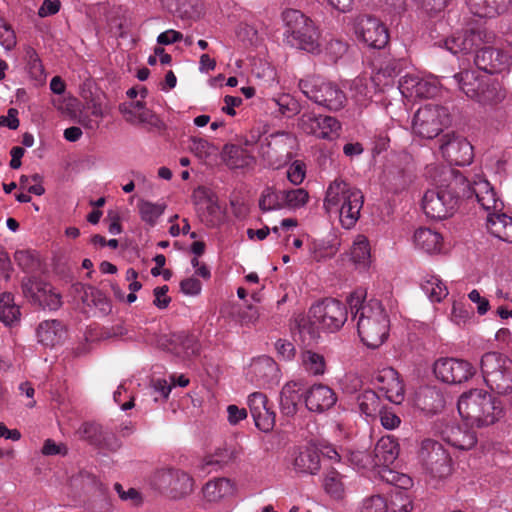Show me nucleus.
I'll use <instances>...</instances> for the list:
<instances>
[{
  "mask_svg": "<svg viewBox=\"0 0 512 512\" xmlns=\"http://www.w3.org/2000/svg\"><path fill=\"white\" fill-rule=\"evenodd\" d=\"M295 322L300 334L309 335L310 340H316L319 337L320 325L310 314L308 316L299 315Z\"/></svg>",
  "mask_w": 512,
  "mask_h": 512,
  "instance_id": "nucleus-52",
  "label": "nucleus"
},
{
  "mask_svg": "<svg viewBox=\"0 0 512 512\" xmlns=\"http://www.w3.org/2000/svg\"><path fill=\"white\" fill-rule=\"evenodd\" d=\"M233 485L227 478H217L206 483L203 487L204 498L209 502H216L232 493Z\"/></svg>",
  "mask_w": 512,
  "mask_h": 512,
  "instance_id": "nucleus-35",
  "label": "nucleus"
},
{
  "mask_svg": "<svg viewBox=\"0 0 512 512\" xmlns=\"http://www.w3.org/2000/svg\"><path fill=\"white\" fill-rule=\"evenodd\" d=\"M400 452L399 443L394 436L381 437L376 443L373 455V462L376 466L392 465L398 458Z\"/></svg>",
  "mask_w": 512,
  "mask_h": 512,
  "instance_id": "nucleus-24",
  "label": "nucleus"
},
{
  "mask_svg": "<svg viewBox=\"0 0 512 512\" xmlns=\"http://www.w3.org/2000/svg\"><path fill=\"white\" fill-rule=\"evenodd\" d=\"M296 138L288 132H277L270 135L268 147L279 156L291 154Z\"/></svg>",
  "mask_w": 512,
  "mask_h": 512,
  "instance_id": "nucleus-39",
  "label": "nucleus"
},
{
  "mask_svg": "<svg viewBox=\"0 0 512 512\" xmlns=\"http://www.w3.org/2000/svg\"><path fill=\"white\" fill-rule=\"evenodd\" d=\"M284 41L295 48L314 53L319 50L320 33L313 20L296 9L282 12Z\"/></svg>",
  "mask_w": 512,
  "mask_h": 512,
  "instance_id": "nucleus-4",
  "label": "nucleus"
},
{
  "mask_svg": "<svg viewBox=\"0 0 512 512\" xmlns=\"http://www.w3.org/2000/svg\"><path fill=\"white\" fill-rule=\"evenodd\" d=\"M405 84L411 85V93L418 97L429 98L437 93V84L435 80L419 79L417 77H409L405 80Z\"/></svg>",
  "mask_w": 512,
  "mask_h": 512,
  "instance_id": "nucleus-43",
  "label": "nucleus"
},
{
  "mask_svg": "<svg viewBox=\"0 0 512 512\" xmlns=\"http://www.w3.org/2000/svg\"><path fill=\"white\" fill-rule=\"evenodd\" d=\"M260 311L258 307L248 305L239 312V319L241 325H254L260 318Z\"/></svg>",
  "mask_w": 512,
  "mask_h": 512,
  "instance_id": "nucleus-62",
  "label": "nucleus"
},
{
  "mask_svg": "<svg viewBox=\"0 0 512 512\" xmlns=\"http://www.w3.org/2000/svg\"><path fill=\"white\" fill-rule=\"evenodd\" d=\"M23 292L42 308L56 310L61 306V296L56 293L50 284L38 281H29L23 284Z\"/></svg>",
  "mask_w": 512,
  "mask_h": 512,
  "instance_id": "nucleus-20",
  "label": "nucleus"
},
{
  "mask_svg": "<svg viewBox=\"0 0 512 512\" xmlns=\"http://www.w3.org/2000/svg\"><path fill=\"white\" fill-rule=\"evenodd\" d=\"M360 411L366 416H375L381 407L379 395L373 390H365L357 397Z\"/></svg>",
  "mask_w": 512,
  "mask_h": 512,
  "instance_id": "nucleus-41",
  "label": "nucleus"
},
{
  "mask_svg": "<svg viewBox=\"0 0 512 512\" xmlns=\"http://www.w3.org/2000/svg\"><path fill=\"white\" fill-rule=\"evenodd\" d=\"M310 315L322 329L329 332L339 330L347 320V309L337 299L326 298L310 308Z\"/></svg>",
  "mask_w": 512,
  "mask_h": 512,
  "instance_id": "nucleus-12",
  "label": "nucleus"
},
{
  "mask_svg": "<svg viewBox=\"0 0 512 512\" xmlns=\"http://www.w3.org/2000/svg\"><path fill=\"white\" fill-rule=\"evenodd\" d=\"M378 413L380 417V422L382 426L386 429H395L401 423L400 417L391 409L381 408Z\"/></svg>",
  "mask_w": 512,
  "mask_h": 512,
  "instance_id": "nucleus-58",
  "label": "nucleus"
},
{
  "mask_svg": "<svg viewBox=\"0 0 512 512\" xmlns=\"http://www.w3.org/2000/svg\"><path fill=\"white\" fill-rule=\"evenodd\" d=\"M460 416L472 426L484 427L494 424L501 417V402L483 389L464 392L457 404Z\"/></svg>",
  "mask_w": 512,
  "mask_h": 512,
  "instance_id": "nucleus-3",
  "label": "nucleus"
},
{
  "mask_svg": "<svg viewBox=\"0 0 512 512\" xmlns=\"http://www.w3.org/2000/svg\"><path fill=\"white\" fill-rule=\"evenodd\" d=\"M418 457L423 468L433 477L443 478L451 473V457L436 440L424 439Z\"/></svg>",
  "mask_w": 512,
  "mask_h": 512,
  "instance_id": "nucleus-10",
  "label": "nucleus"
},
{
  "mask_svg": "<svg viewBox=\"0 0 512 512\" xmlns=\"http://www.w3.org/2000/svg\"><path fill=\"white\" fill-rule=\"evenodd\" d=\"M481 371L487 386L500 395L512 392V360L499 352H487L481 358Z\"/></svg>",
  "mask_w": 512,
  "mask_h": 512,
  "instance_id": "nucleus-7",
  "label": "nucleus"
},
{
  "mask_svg": "<svg viewBox=\"0 0 512 512\" xmlns=\"http://www.w3.org/2000/svg\"><path fill=\"white\" fill-rule=\"evenodd\" d=\"M298 87L309 100L329 111H339L347 102L346 94L337 84L320 76L300 79Z\"/></svg>",
  "mask_w": 512,
  "mask_h": 512,
  "instance_id": "nucleus-6",
  "label": "nucleus"
},
{
  "mask_svg": "<svg viewBox=\"0 0 512 512\" xmlns=\"http://www.w3.org/2000/svg\"><path fill=\"white\" fill-rule=\"evenodd\" d=\"M442 241L441 234L429 228H419L413 235L416 248L429 254L440 252Z\"/></svg>",
  "mask_w": 512,
  "mask_h": 512,
  "instance_id": "nucleus-31",
  "label": "nucleus"
},
{
  "mask_svg": "<svg viewBox=\"0 0 512 512\" xmlns=\"http://www.w3.org/2000/svg\"><path fill=\"white\" fill-rule=\"evenodd\" d=\"M450 123V115L446 107L428 104L420 107L413 116L412 131L424 139L437 137L445 126Z\"/></svg>",
  "mask_w": 512,
  "mask_h": 512,
  "instance_id": "nucleus-8",
  "label": "nucleus"
},
{
  "mask_svg": "<svg viewBox=\"0 0 512 512\" xmlns=\"http://www.w3.org/2000/svg\"><path fill=\"white\" fill-rule=\"evenodd\" d=\"M65 335V329L59 320H46L39 324L37 328L38 341L45 346H55L59 344Z\"/></svg>",
  "mask_w": 512,
  "mask_h": 512,
  "instance_id": "nucleus-30",
  "label": "nucleus"
},
{
  "mask_svg": "<svg viewBox=\"0 0 512 512\" xmlns=\"http://www.w3.org/2000/svg\"><path fill=\"white\" fill-rule=\"evenodd\" d=\"M166 476L171 478L170 486L173 492V497L180 498L190 494L193 491L194 480L186 472L174 470L169 471Z\"/></svg>",
  "mask_w": 512,
  "mask_h": 512,
  "instance_id": "nucleus-33",
  "label": "nucleus"
},
{
  "mask_svg": "<svg viewBox=\"0 0 512 512\" xmlns=\"http://www.w3.org/2000/svg\"><path fill=\"white\" fill-rule=\"evenodd\" d=\"M421 287L432 302H440L448 295L446 285L435 275L427 277L421 284Z\"/></svg>",
  "mask_w": 512,
  "mask_h": 512,
  "instance_id": "nucleus-40",
  "label": "nucleus"
},
{
  "mask_svg": "<svg viewBox=\"0 0 512 512\" xmlns=\"http://www.w3.org/2000/svg\"><path fill=\"white\" fill-rule=\"evenodd\" d=\"M259 208L263 212L284 209V189L266 186L259 198Z\"/></svg>",
  "mask_w": 512,
  "mask_h": 512,
  "instance_id": "nucleus-36",
  "label": "nucleus"
},
{
  "mask_svg": "<svg viewBox=\"0 0 512 512\" xmlns=\"http://www.w3.org/2000/svg\"><path fill=\"white\" fill-rule=\"evenodd\" d=\"M251 380L260 387H270L278 381L277 363L268 356L255 359L250 366Z\"/></svg>",
  "mask_w": 512,
  "mask_h": 512,
  "instance_id": "nucleus-21",
  "label": "nucleus"
},
{
  "mask_svg": "<svg viewBox=\"0 0 512 512\" xmlns=\"http://www.w3.org/2000/svg\"><path fill=\"white\" fill-rule=\"evenodd\" d=\"M357 38L368 47L374 49L384 48L389 41L387 27L376 17L361 15L355 22Z\"/></svg>",
  "mask_w": 512,
  "mask_h": 512,
  "instance_id": "nucleus-13",
  "label": "nucleus"
},
{
  "mask_svg": "<svg viewBox=\"0 0 512 512\" xmlns=\"http://www.w3.org/2000/svg\"><path fill=\"white\" fill-rule=\"evenodd\" d=\"M269 405L267 396L262 392H254L248 397V406L251 415L263 410Z\"/></svg>",
  "mask_w": 512,
  "mask_h": 512,
  "instance_id": "nucleus-60",
  "label": "nucleus"
},
{
  "mask_svg": "<svg viewBox=\"0 0 512 512\" xmlns=\"http://www.w3.org/2000/svg\"><path fill=\"white\" fill-rule=\"evenodd\" d=\"M303 385L300 382L286 383L280 392V410L287 417L294 416L303 397Z\"/></svg>",
  "mask_w": 512,
  "mask_h": 512,
  "instance_id": "nucleus-26",
  "label": "nucleus"
},
{
  "mask_svg": "<svg viewBox=\"0 0 512 512\" xmlns=\"http://www.w3.org/2000/svg\"><path fill=\"white\" fill-rule=\"evenodd\" d=\"M288 180L294 184L299 185L305 178V165L300 161H295L287 170Z\"/></svg>",
  "mask_w": 512,
  "mask_h": 512,
  "instance_id": "nucleus-59",
  "label": "nucleus"
},
{
  "mask_svg": "<svg viewBox=\"0 0 512 512\" xmlns=\"http://www.w3.org/2000/svg\"><path fill=\"white\" fill-rule=\"evenodd\" d=\"M433 372L444 383L460 384L475 374V368L462 359L440 358L435 361Z\"/></svg>",
  "mask_w": 512,
  "mask_h": 512,
  "instance_id": "nucleus-14",
  "label": "nucleus"
},
{
  "mask_svg": "<svg viewBox=\"0 0 512 512\" xmlns=\"http://www.w3.org/2000/svg\"><path fill=\"white\" fill-rule=\"evenodd\" d=\"M418 404H423L422 409L426 412L435 413L443 407L444 400L438 391L427 388L421 393Z\"/></svg>",
  "mask_w": 512,
  "mask_h": 512,
  "instance_id": "nucleus-47",
  "label": "nucleus"
},
{
  "mask_svg": "<svg viewBox=\"0 0 512 512\" xmlns=\"http://www.w3.org/2000/svg\"><path fill=\"white\" fill-rule=\"evenodd\" d=\"M298 125L304 133L328 140L338 137L341 129V124L336 118L314 113H304L299 118Z\"/></svg>",
  "mask_w": 512,
  "mask_h": 512,
  "instance_id": "nucleus-15",
  "label": "nucleus"
},
{
  "mask_svg": "<svg viewBox=\"0 0 512 512\" xmlns=\"http://www.w3.org/2000/svg\"><path fill=\"white\" fill-rule=\"evenodd\" d=\"M309 251L312 258L316 261H322L327 258H331L336 253L334 246L329 245L325 242L314 241L309 246Z\"/></svg>",
  "mask_w": 512,
  "mask_h": 512,
  "instance_id": "nucleus-56",
  "label": "nucleus"
},
{
  "mask_svg": "<svg viewBox=\"0 0 512 512\" xmlns=\"http://www.w3.org/2000/svg\"><path fill=\"white\" fill-rule=\"evenodd\" d=\"M17 264L25 271L32 270L36 265V259L32 252L27 250L17 251L15 253Z\"/></svg>",
  "mask_w": 512,
  "mask_h": 512,
  "instance_id": "nucleus-63",
  "label": "nucleus"
},
{
  "mask_svg": "<svg viewBox=\"0 0 512 512\" xmlns=\"http://www.w3.org/2000/svg\"><path fill=\"white\" fill-rule=\"evenodd\" d=\"M351 259L354 263L367 266L370 261V245L365 236H358L351 248Z\"/></svg>",
  "mask_w": 512,
  "mask_h": 512,
  "instance_id": "nucleus-46",
  "label": "nucleus"
},
{
  "mask_svg": "<svg viewBox=\"0 0 512 512\" xmlns=\"http://www.w3.org/2000/svg\"><path fill=\"white\" fill-rule=\"evenodd\" d=\"M495 37V33L486 28L471 29L454 33L439 45L454 55L469 54L476 51L480 45L492 43Z\"/></svg>",
  "mask_w": 512,
  "mask_h": 512,
  "instance_id": "nucleus-11",
  "label": "nucleus"
},
{
  "mask_svg": "<svg viewBox=\"0 0 512 512\" xmlns=\"http://www.w3.org/2000/svg\"><path fill=\"white\" fill-rule=\"evenodd\" d=\"M308 192L303 188L284 189V208L298 209L307 204Z\"/></svg>",
  "mask_w": 512,
  "mask_h": 512,
  "instance_id": "nucleus-48",
  "label": "nucleus"
},
{
  "mask_svg": "<svg viewBox=\"0 0 512 512\" xmlns=\"http://www.w3.org/2000/svg\"><path fill=\"white\" fill-rule=\"evenodd\" d=\"M17 44L15 31L8 22L0 16V45L6 50H12Z\"/></svg>",
  "mask_w": 512,
  "mask_h": 512,
  "instance_id": "nucleus-55",
  "label": "nucleus"
},
{
  "mask_svg": "<svg viewBox=\"0 0 512 512\" xmlns=\"http://www.w3.org/2000/svg\"><path fill=\"white\" fill-rule=\"evenodd\" d=\"M221 154L223 161L231 169L247 168L255 162V158L246 149L235 144H225Z\"/></svg>",
  "mask_w": 512,
  "mask_h": 512,
  "instance_id": "nucleus-28",
  "label": "nucleus"
},
{
  "mask_svg": "<svg viewBox=\"0 0 512 512\" xmlns=\"http://www.w3.org/2000/svg\"><path fill=\"white\" fill-rule=\"evenodd\" d=\"M304 399L307 409L318 413L329 410L337 401L335 392L324 384L313 385L306 391Z\"/></svg>",
  "mask_w": 512,
  "mask_h": 512,
  "instance_id": "nucleus-23",
  "label": "nucleus"
},
{
  "mask_svg": "<svg viewBox=\"0 0 512 512\" xmlns=\"http://www.w3.org/2000/svg\"><path fill=\"white\" fill-rule=\"evenodd\" d=\"M177 353L182 352L185 357L197 356L200 353V343L194 335L180 332L172 336Z\"/></svg>",
  "mask_w": 512,
  "mask_h": 512,
  "instance_id": "nucleus-37",
  "label": "nucleus"
},
{
  "mask_svg": "<svg viewBox=\"0 0 512 512\" xmlns=\"http://www.w3.org/2000/svg\"><path fill=\"white\" fill-rule=\"evenodd\" d=\"M442 439L448 444L461 449L469 450L477 443L474 432L461 428L458 425H448L442 432Z\"/></svg>",
  "mask_w": 512,
  "mask_h": 512,
  "instance_id": "nucleus-27",
  "label": "nucleus"
},
{
  "mask_svg": "<svg viewBox=\"0 0 512 512\" xmlns=\"http://www.w3.org/2000/svg\"><path fill=\"white\" fill-rule=\"evenodd\" d=\"M84 295L82 296V300L84 302H91L95 306L100 307L102 310L109 308L108 299L106 296L97 288L93 286H82Z\"/></svg>",
  "mask_w": 512,
  "mask_h": 512,
  "instance_id": "nucleus-54",
  "label": "nucleus"
},
{
  "mask_svg": "<svg viewBox=\"0 0 512 512\" xmlns=\"http://www.w3.org/2000/svg\"><path fill=\"white\" fill-rule=\"evenodd\" d=\"M363 203L364 195L361 190L341 178H336L329 184L324 199L326 211L339 213L340 222L346 229L355 226Z\"/></svg>",
  "mask_w": 512,
  "mask_h": 512,
  "instance_id": "nucleus-2",
  "label": "nucleus"
},
{
  "mask_svg": "<svg viewBox=\"0 0 512 512\" xmlns=\"http://www.w3.org/2000/svg\"><path fill=\"white\" fill-rule=\"evenodd\" d=\"M442 79L447 85L459 88L468 98L475 100L478 92L484 85V77H480L475 70H462L450 77L443 76Z\"/></svg>",
  "mask_w": 512,
  "mask_h": 512,
  "instance_id": "nucleus-22",
  "label": "nucleus"
},
{
  "mask_svg": "<svg viewBox=\"0 0 512 512\" xmlns=\"http://www.w3.org/2000/svg\"><path fill=\"white\" fill-rule=\"evenodd\" d=\"M373 84L366 77H357L351 84L352 97L359 103L363 104L371 97Z\"/></svg>",
  "mask_w": 512,
  "mask_h": 512,
  "instance_id": "nucleus-49",
  "label": "nucleus"
},
{
  "mask_svg": "<svg viewBox=\"0 0 512 512\" xmlns=\"http://www.w3.org/2000/svg\"><path fill=\"white\" fill-rule=\"evenodd\" d=\"M474 62L479 70L486 73H501L510 66L511 56L507 52L498 48L480 46L476 49Z\"/></svg>",
  "mask_w": 512,
  "mask_h": 512,
  "instance_id": "nucleus-18",
  "label": "nucleus"
},
{
  "mask_svg": "<svg viewBox=\"0 0 512 512\" xmlns=\"http://www.w3.org/2000/svg\"><path fill=\"white\" fill-rule=\"evenodd\" d=\"M294 466L299 472L315 474L320 468L319 454L313 448H305L296 456Z\"/></svg>",
  "mask_w": 512,
  "mask_h": 512,
  "instance_id": "nucleus-34",
  "label": "nucleus"
},
{
  "mask_svg": "<svg viewBox=\"0 0 512 512\" xmlns=\"http://www.w3.org/2000/svg\"><path fill=\"white\" fill-rule=\"evenodd\" d=\"M466 4L475 16L494 18L505 13L512 0H466Z\"/></svg>",
  "mask_w": 512,
  "mask_h": 512,
  "instance_id": "nucleus-25",
  "label": "nucleus"
},
{
  "mask_svg": "<svg viewBox=\"0 0 512 512\" xmlns=\"http://www.w3.org/2000/svg\"><path fill=\"white\" fill-rule=\"evenodd\" d=\"M192 198L196 205L201 204V203H204V204L209 203V208L214 207L213 195H212L211 191L204 186H198L193 191Z\"/></svg>",
  "mask_w": 512,
  "mask_h": 512,
  "instance_id": "nucleus-64",
  "label": "nucleus"
},
{
  "mask_svg": "<svg viewBox=\"0 0 512 512\" xmlns=\"http://www.w3.org/2000/svg\"><path fill=\"white\" fill-rule=\"evenodd\" d=\"M138 209L141 219L150 226H154L158 218L166 209L165 204L152 203L150 201L141 200L138 203Z\"/></svg>",
  "mask_w": 512,
  "mask_h": 512,
  "instance_id": "nucleus-42",
  "label": "nucleus"
},
{
  "mask_svg": "<svg viewBox=\"0 0 512 512\" xmlns=\"http://www.w3.org/2000/svg\"><path fill=\"white\" fill-rule=\"evenodd\" d=\"M388 512H410L412 502L405 491H396L388 502Z\"/></svg>",
  "mask_w": 512,
  "mask_h": 512,
  "instance_id": "nucleus-53",
  "label": "nucleus"
},
{
  "mask_svg": "<svg viewBox=\"0 0 512 512\" xmlns=\"http://www.w3.org/2000/svg\"><path fill=\"white\" fill-rule=\"evenodd\" d=\"M302 365L307 372L315 376L324 374L326 368L323 355L311 350L302 353Z\"/></svg>",
  "mask_w": 512,
  "mask_h": 512,
  "instance_id": "nucleus-44",
  "label": "nucleus"
},
{
  "mask_svg": "<svg viewBox=\"0 0 512 512\" xmlns=\"http://www.w3.org/2000/svg\"><path fill=\"white\" fill-rule=\"evenodd\" d=\"M378 389L394 404H401L404 400V384L399 373L392 367H386L378 371L375 376Z\"/></svg>",
  "mask_w": 512,
  "mask_h": 512,
  "instance_id": "nucleus-19",
  "label": "nucleus"
},
{
  "mask_svg": "<svg viewBox=\"0 0 512 512\" xmlns=\"http://www.w3.org/2000/svg\"><path fill=\"white\" fill-rule=\"evenodd\" d=\"M458 171L449 170L444 178L446 184L439 185L425 192L422 198V209L427 217L442 220L453 215L459 200L462 199L460 188H452V182Z\"/></svg>",
  "mask_w": 512,
  "mask_h": 512,
  "instance_id": "nucleus-5",
  "label": "nucleus"
},
{
  "mask_svg": "<svg viewBox=\"0 0 512 512\" xmlns=\"http://www.w3.org/2000/svg\"><path fill=\"white\" fill-rule=\"evenodd\" d=\"M388 502L381 495L367 498L363 503L362 512H388Z\"/></svg>",
  "mask_w": 512,
  "mask_h": 512,
  "instance_id": "nucleus-57",
  "label": "nucleus"
},
{
  "mask_svg": "<svg viewBox=\"0 0 512 512\" xmlns=\"http://www.w3.org/2000/svg\"><path fill=\"white\" fill-rule=\"evenodd\" d=\"M81 438L91 445L111 452L121 447V442L113 431L95 422H86L79 428Z\"/></svg>",
  "mask_w": 512,
  "mask_h": 512,
  "instance_id": "nucleus-17",
  "label": "nucleus"
},
{
  "mask_svg": "<svg viewBox=\"0 0 512 512\" xmlns=\"http://www.w3.org/2000/svg\"><path fill=\"white\" fill-rule=\"evenodd\" d=\"M487 228L502 241L512 242V217L498 211L487 215Z\"/></svg>",
  "mask_w": 512,
  "mask_h": 512,
  "instance_id": "nucleus-29",
  "label": "nucleus"
},
{
  "mask_svg": "<svg viewBox=\"0 0 512 512\" xmlns=\"http://www.w3.org/2000/svg\"><path fill=\"white\" fill-rule=\"evenodd\" d=\"M251 416L254 419L255 426L262 432L268 433L273 430L276 415L271 406L268 405L263 410L258 411Z\"/></svg>",
  "mask_w": 512,
  "mask_h": 512,
  "instance_id": "nucleus-50",
  "label": "nucleus"
},
{
  "mask_svg": "<svg viewBox=\"0 0 512 512\" xmlns=\"http://www.w3.org/2000/svg\"><path fill=\"white\" fill-rule=\"evenodd\" d=\"M114 490L117 492L121 500H130L135 506H138L142 503L141 494L135 488H129L127 491H125L120 483H115Z\"/></svg>",
  "mask_w": 512,
  "mask_h": 512,
  "instance_id": "nucleus-61",
  "label": "nucleus"
},
{
  "mask_svg": "<svg viewBox=\"0 0 512 512\" xmlns=\"http://www.w3.org/2000/svg\"><path fill=\"white\" fill-rule=\"evenodd\" d=\"M451 187L460 188L463 199L475 197L478 204L488 214L502 211L504 207L503 202L497 198L496 192L487 180H480L471 184L463 174L457 173Z\"/></svg>",
  "mask_w": 512,
  "mask_h": 512,
  "instance_id": "nucleus-9",
  "label": "nucleus"
},
{
  "mask_svg": "<svg viewBox=\"0 0 512 512\" xmlns=\"http://www.w3.org/2000/svg\"><path fill=\"white\" fill-rule=\"evenodd\" d=\"M442 156L451 164L465 166L473 159V147L470 142L455 133H448L440 139Z\"/></svg>",
  "mask_w": 512,
  "mask_h": 512,
  "instance_id": "nucleus-16",
  "label": "nucleus"
},
{
  "mask_svg": "<svg viewBox=\"0 0 512 512\" xmlns=\"http://www.w3.org/2000/svg\"><path fill=\"white\" fill-rule=\"evenodd\" d=\"M189 142L190 151L201 160H206L218 152V148L204 138L193 136Z\"/></svg>",
  "mask_w": 512,
  "mask_h": 512,
  "instance_id": "nucleus-45",
  "label": "nucleus"
},
{
  "mask_svg": "<svg viewBox=\"0 0 512 512\" xmlns=\"http://www.w3.org/2000/svg\"><path fill=\"white\" fill-rule=\"evenodd\" d=\"M348 305L361 341L369 348L380 347L389 335L390 319L381 301L364 300L362 292H354L348 297Z\"/></svg>",
  "mask_w": 512,
  "mask_h": 512,
  "instance_id": "nucleus-1",
  "label": "nucleus"
},
{
  "mask_svg": "<svg viewBox=\"0 0 512 512\" xmlns=\"http://www.w3.org/2000/svg\"><path fill=\"white\" fill-rule=\"evenodd\" d=\"M278 112L285 117H292L299 113L300 107L298 102L289 94H282L278 98L272 100Z\"/></svg>",
  "mask_w": 512,
  "mask_h": 512,
  "instance_id": "nucleus-51",
  "label": "nucleus"
},
{
  "mask_svg": "<svg viewBox=\"0 0 512 512\" xmlns=\"http://www.w3.org/2000/svg\"><path fill=\"white\" fill-rule=\"evenodd\" d=\"M506 95V89L498 81L485 80L475 101L483 105H497L506 98Z\"/></svg>",
  "mask_w": 512,
  "mask_h": 512,
  "instance_id": "nucleus-32",
  "label": "nucleus"
},
{
  "mask_svg": "<svg viewBox=\"0 0 512 512\" xmlns=\"http://www.w3.org/2000/svg\"><path fill=\"white\" fill-rule=\"evenodd\" d=\"M20 317V308L14 303V296L5 292L0 296V321L5 325H12Z\"/></svg>",
  "mask_w": 512,
  "mask_h": 512,
  "instance_id": "nucleus-38",
  "label": "nucleus"
}]
</instances>
